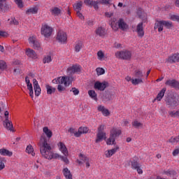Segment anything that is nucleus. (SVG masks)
I'll use <instances>...</instances> for the list:
<instances>
[{"label": "nucleus", "mask_w": 179, "mask_h": 179, "mask_svg": "<svg viewBox=\"0 0 179 179\" xmlns=\"http://www.w3.org/2000/svg\"><path fill=\"white\" fill-rule=\"evenodd\" d=\"M40 152L43 157H45V159H48V160L58 159V157H60V159H62V160L66 164L69 163V159H68V157L60 156L57 153L52 152V148H51V145L47 143V138H43V142L40 146Z\"/></svg>", "instance_id": "f257e3e1"}, {"label": "nucleus", "mask_w": 179, "mask_h": 179, "mask_svg": "<svg viewBox=\"0 0 179 179\" xmlns=\"http://www.w3.org/2000/svg\"><path fill=\"white\" fill-rule=\"evenodd\" d=\"M165 104L169 108L179 106V95L177 94H167L165 96Z\"/></svg>", "instance_id": "f03ea898"}, {"label": "nucleus", "mask_w": 179, "mask_h": 179, "mask_svg": "<svg viewBox=\"0 0 179 179\" xmlns=\"http://www.w3.org/2000/svg\"><path fill=\"white\" fill-rule=\"evenodd\" d=\"M121 129H117V127H113L110 131V137L106 141L107 145H115V139L121 135Z\"/></svg>", "instance_id": "7ed1b4c3"}, {"label": "nucleus", "mask_w": 179, "mask_h": 179, "mask_svg": "<svg viewBox=\"0 0 179 179\" xmlns=\"http://www.w3.org/2000/svg\"><path fill=\"white\" fill-rule=\"evenodd\" d=\"M72 80H73V78L70 76H62L58 77L52 80V83L55 85H64V86H69L71 83H72Z\"/></svg>", "instance_id": "20e7f679"}, {"label": "nucleus", "mask_w": 179, "mask_h": 179, "mask_svg": "<svg viewBox=\"0 0 179 179\" xmlns=\"http://www.w3.org/2000/svg\"><path fill=\"white\" fill-rule=\"evenodd\" d=\"M104 128H106L104 124H101L98 127V133L96 134V139L95 141L96 143H99V142H101V141L107 139L106 134L104 132Z\"/></svg>", "instance_id": "39448f33"}, {"label": "nucleus", "mask_w": 179, "mask_h": 179, "mask_svg": "<svg viewBox=\"0 0 179 179\" xmlns=\"http://www.w3.org/2000/svg\"><path fill=\"white\" fill-rule=\"evenodd\" d=\"M132 54L129 51H120V52H117L115 53V57L116 58H119L120 59H126L129 61V59H131Z\"/></svg>", "instance_id": "423d86ee"}, {"label": "nucleus", "mask_w": 179, "mask_h": 179, "mask_svg": "<svg viewBox=\"0 0 179 179\" xmlns=\"http://www.w3.org/2000/svg\"><path fill=\"white\" fill-rule=\"evenodd\" d=\"M41 31L42 36L48 38V37H50L51 34H52L53 29L52 27L48 26V24H45L42 26Z\"/></svg>", "instance_id": "0eeeda50"}, {"label": "nucleus", "mask_w": 179, "mask_h": 179, "mask_svg": "<svg viewBox=\"0 0 179 179\" xmlns=\"http://www.w3.org/2000/svg\"><path fill=\"white\" fill-rule=\"evenodd\" d=\"M28 40L29 44L32 45L34 50H40V48H41V44L38 42L36 36H30Z\"/></svg>", "instance_id": "6e6552de"}, {"label": "nucleus", "mask_w": 179, "mask_h": 179, "mask_svg": "<svg viewBox=\"0 0 179 179\" xmlns=\"http://www.w3.org/2000/svg\"><path fill=\"white\" fill-rule=\"evenodd\" d=\"M94 89L96 90H100L101 92H104L106 87H108V83L107 81H103L100 83V81H96L94 85Z\"/></svg>", "instance_id": "1a4fd4ad"}, {"label": "nucleus", "mask_w": 179, "mask_h": 179, "mask_svg": "<svg viewBox=\"0 0 179 179\" xmlns=\"http://www.w3.org/2000/svg\"><path fill=\"white\" fill-rule=\"evenodd\" d=\"M57 40L59 41V43H66V41L68 40L66 33L62 31H59L57 36Z\"/></svg>", "instance_id": "9d476101"}, {"label": "nucleus", "mask_w": 179, "mask_h": 179, "mask_svg": "<svg viewBox=\"0 0 179 179\" xmlns=\"http://www.w3.org/2000/svg\"><path fill=\"white\" fill-rule=\"evenodd\" d=\"M168 64H176V62H179V53H175L169 56L166 59Z\"/></svg>", "instance_id": "9b49d317"}, {"label": "nucleus", "mask_w": 179, "mask_h": 179, "mask_svg": "<svg viewBox=\"0 0 179 179\" xmlns=\"http://www.w3.org/2000/svg\"><path fill=\"white\" fill-rule=\"evenodd\" d=\"M9 9H10V6L6 3V0H0V12L5 13V12H8Z\"/></svg>", "instance_id": "f8f14e48"}, {"label": "nucleus", "mask_w": 179, "mask_h": 179, "mask_svg": "<svg viewBox=\"0 0 179 179\" xmlns=\"http://www.w3.org/2000/svg\"><path fill=\"white\" fill-rule=\"evenodd\" d=\"M5 120L3 122V125L4 128H6L8 131H12L13 128V124H12V121L9 120V116H4Z\"/></svg>", "instance_id": "ddd939ff"}, {"label": "nucleus", "mask_w": 179, "mask_h": 179, "mask_svg": "<svg viewBox=\"0 0 179 179\" xmlns=\"http://www.w3.org/2000/svg\"><path fill=\"white\" fill-rule=\"evenodd\" d=\"M136 31L138 37H141V38L145 36V31H143V22H140L137 24Z\"/></svg>", "instance_id": "4468645a"}, {"label": "nucleus", "mask_w": 179, "mask_h": 179, "mask_svg": "<svg viewBox=\"0 0 179 179\" xmlns=\"http://www.w3.org/2000/svg\"><path fill=\"white\" fill-rule=\"evenodd\" d=\"M33 85H34V90L35 92V96H38L40 94H41V88L38 85V81H37L36 78L33 79Z\"/></svg>", "instance_id": "2eb2a0df"}, {"label": "nucleus", "mask_w": 179, "mask_h": 179, "mask_svg": "<svg viewBox=\"0 0 179 179\" xmlns=\"http://www.w3.org/2000/svg\"><path fill=\"white\" fill-rule=\"evenodd\" d=\"M165 85L173 87V89H179V83L176 80H168L166 81Z\"/></svg>", "instance_id": "dca6fc26"}, {"label": "nucleus", "mask_w": 179, "mask_h": 179, "mask_svg": "<svg viewBox=\"0 0 179 179\" xmlns=\"http://www.w3.org/2000/svg\"><path fill=\"white\" fill-rule=\"evenodd\" d=\"M84 3L87 6H90V8H92V6L94 7V8L95 9V10H97V9H99V5L97 3V1H93V0H84Z\"/></svg>", "instance_id": "f3484780"}, {"label": "nucleus", "mask_w": 179, "mask_h": 179, "mask_svg": "<svg viewBox=\"0 0 179 179\" xmlns=\"http://www.w3.org/2000/svg\"><path fill=\"white\" fill-rule=\"evenodd\" d=\"M120 150V147L118 145H116L115 148L106 150L105 152L106 157H111V156H113V155H115V153H117V150Z\"/></svg>", "instance_id": "a211bd4d"}, {"label": "nucleus", "mask_w": 179, "mask_h": 179, "mask_svg": "<svg viewBox=\"0 0 179 179\" xmlns=\"http://www.w3.org/2000/svg\"><path fill=\"white\" fill-rule=\"evenodd\" d=\"M25 53L27 57L32 58V59H36L37 58V53L33 49L27 48Z\"/></svg>", "instance_id": "6ab92c4d"}, {"label": "nucleus", "mask_w": 179, "mask_h": 179, "mask_svg": "<svg viewBox=\"0 0 179 179\" xmlns=\"http://www.w3.org/2000/svg\"><path fill=\"white\" fill-rule=\"evenodd\" d=\"M131 169H134V170L138 169V167H141V165L139 164V158L134 157L131 161Z\"/></svg>", "instance_id": "aec40b11"}, {"label": "nucleus", "mask_w": 179, "mask_h": 179, "mask_svg": "<svg viewBox=\"0 0 179 179\" xmlns=\"http://www.w3.org/2000/svg\"><path fill=\"white\" fill-rule=\"evenodd\" d=\"M57 146L59 147V150L62 151V153L64 155V156H68V148H66V146L65 144H64V143L59 142Z\"/></svg>", "instance_id": "412c9836"}, {"label": "nucleus", "mask_w": 179, "mask_h": 179, "mask_svg": "<svg viewBox=\"0 0 179 179\" xmlns=\"http://www.w3.org/2000/svg\"><path fill=\"white\" fill-rule=\"evenodd\" d=\"M166 88H163L157 95V96L155 97V99L152 101V103H155V101H156V100H157V101H162V99H163V97H164V94L166 93Z\"/></svg>", "instance_id": "4be33fe9"}, {"label": "nucleus", "mask_w": 179, "mask_h": 179, "mask_svg": "<svg viewBox=\"0 0 179 179\" xmlns=\"http://www.w3.org/2000/svg\"><path fill=\"white\" fill-rule=\"evenodd\" d=\"M67 72L70 74L76 73V72H80V66L74 65L67 69Z\"/></svg>", "instance_id": "5701e85b"}, {"label": "nucleus", "mask_w": 179, "mask_h": 179, "mask_svg": "<svg viewBox=\"0 0 179 179\" xmlns=\"http://www.w3.org/2000/svg\"><path fill=\"white\" fill-rule=\"evenodd\" d=\"M117 24L120 30H127V29H128V24H126L125 21H124V19L122 18H120L117 21Z\"/></svg>", "instance_id": "b1692460"}, {"label": "nucleus", "mask_w": 179, "mask_h": 179, "mask_svg": "<svg viewBox=\"0 0 179 179\" xmlns=\"http://www.w3.org/2000/svg\"><path fill=\"white\" fill-rule=\"evenodd\" d=\"M95 34L99 36V37H104L107 33L106 32V29L100 27L95 30Z\"/></svg>", "instance_id": "393cba45"}, {"label": "nucleus", "mask_w": 179, "mask_h": 179, "mask_svg": "<svg viewBox=\"0 0 179 179\" xmlns=\"http://www.w3.org/2000/svg\"><path fill=\"white\" fill-rule=\"evenodd\" d=\"M62 12V10L58 7H52L50 9V13L52 16H59Z\"/></svg>", "instance_id": "a878e982"}, {"label": "nucleus", "mask_w": 179, "mask_h": 179, "mask_svg": "<svg viewBox=\"0 0 179 179\" xmlns=\"http://www.w3.org/2000/svg\"><path fill=\"white\" fill-rule=\"evenodd\" d=\"M38 13V7H37V6L28 8L26 10V15H36Z\"/></svg>", "instance_id": "bb28decb"}, {"label": "nucleus", "mask_w": 179, "mask_h": 179, "mask_svg": "<svg viewBox=\"0 0 179 179\" xmlns=\"http://www.w3.org/2000/svg\"><path fill=\"white\" fill-rule=\"evenodd\" d=\"M98 111L102 113L103 115H104L105 117H108V115H110V110H108V109H106L103 106H99L98 107Z\"/></svg>", "instance_id": "cd10ccee"}, {"label": "nucleus", "mask_w": 179, "mask_h": 179, "mask_svg": "<svg viewBox=\"0 0 179 179\" xmlns=\"http://www.w3.org/2000/svg\"><path fill=\"white\" fill-rule=\"evenodd\" d=\"M83 5V1H78L77 3H74L73 7L74 10L78 12L82 10V6Z\"/></svg>", "instance_id": "c85d7f7f"}, {"label": "nucleus", "mask_w": 179, "mask_h": 179, "mask_svg": "<svg viewBox=\"0 0 179 179\" xmlns=\"http://www.w3.org/2000/svg\"><path fill=\"white\" fill-rule=\"evenodd\" d=\"M0 155H1V156H8V157H10V156L13 155V152L9 151L7 149L1 148L0 149Z\"/></svg>", "instance_id": "c756f323"}, {"label": "nucleus", "mask_w": 179, "mask_h": 179, "mask_svg": "<svg viewBox=\"0 0 179 179\" xmlns=\"http://www.w3.org/2000/svg\"><path fill=\"white\" fill-rule=\"evenodd\" d=\"M103 101L107 103V101H110L113 100V94L110 92H106L102 97Z\"/></svg>", "instance_id": "7c9ffc66"}, {"label": "nucleus", "mask_w": 179, "mask_h": 179, "mask_svg": "<svg viewBox=\"0 0 179 179\" xmlns=\"http://www.w3.org/2000/svg\"><path fill=\"white\" fill-rule=\"evenodd\" d=\"M63 174L66 179H73L72 178V173H71V171L68 169V168H64L63 169Z\"/></svg>", "instance_id": "2f4dec72"}, {"label": "nucleus", "mask_w": 179, "mask_h": 179, "mask_svg": "<svg viewBox=\"0 0 179 179\" xmlns=\"http://www.w3.org/2000/svg\"><path fill=\"white\" fill-rule=\"evenodd\" d=\"M26 152L27 153H29V155H31V156H36V153H34V148H33V145H27V148H26Z\"/></svg>", "instance_id": "473e14b6"}, {"label": "nucleus", "mask_w": 179, "mask_h": 179, "mask_svg": "<svg viewBox=\"0 0 179 179\" xmlns=\"http://www.w3.org/2000/svg\"><path fill=\"white\" fill-rule=\"evenodd\" d=\"M81 48H83V43L80 41H78L75 45L74 50L76 52H79Z\"/></svg>", "instance_id": "72a5a7b5"}, {"label": "nucleus", "mask_w": 179, "mask_h": 179, "mask_svg": "<svg viewBox=\"0 0 179 179\" xmlns=\"http://www.w3.org/2000/svg\"><path fill=\"white\" fill-rule=\"evenodd\" d=\"M134 76L138 79H142L143 78V72L141 70H136L134 71Z\"/></svg>", "instance_id": "f704fd0d"}, {"label": "nucleus", "mask_w": 179, "mask_h": 179, "mask_svg": "<svg viewBox=\"0 0 179 179\" xmlns=\"http://www.w3.org/2000/svg\"><path fill=\"white\" fill-rule=\"evenodd\" d=\"M136 15L139 19H143L145 17V11L141 8H138L136 11Z\"/></svg>", "instance_id": "c9c22d12"}, {"label": "nucleus", "mask_w": 179, "mask_h": 179, "mask_svg": "<svg viewBox=\"0 0 179 179\" xmlns=\"http://www.w3.org/2000/svg\"><path fill=\"white\" fill-rule=\"evenodd\" d=\"M162 24L166 28V29H172L174 27V25H173V22L171 21H164L162 20Z\"/></svg>", "instance_id": "e433bc0d"}, {"label": "nucleus", "mask_w": 179, "mask_h": 179, "mask_svg": "<svg viewBox=\"0 0 179 179\" xmlns=\"http://www.w3.org/2000/svg\"><path fill=\"white\" fill-rule=\"evenodd\" d=\"M131 125L132 127H134V128H142V127H143V124L141 123L138 120H134L131 122Z\"/></svg>", "instance_id": "4c0bfd02"}, {"label": "nucleus", "mask_w": 179, "mask_h": 179, "mask_svg": "<svg viewBox=\"0 0 179 179\" xmlns=\"http://www.w3.org/2000/svg\"><path fill=\"white\" fill-rule=\"evenodd\" d=\"M43 132L48 138H51L52 136V131L48 129V127H43Z\"/></svg>", "instance_id": "58836bf2"}, {"label": "nucleus", "mask_w": 179, "mask_h": 179, "mask_svg": "<svg viewBox=\"0 0 179 179\" xmlns=\"http://www.w3.org/2000/svg\"><path fill=\"white\" fill-rule=\"evenodd\" d=\"M46 90H47V93L48 94H52V93H55V87H51L50 85H46Z\"/></svg>", "instance_id": "ea45409f"}, {"label": "nucleus", "mask_w": 179, "mask_h": 179, "mask_svg": "<svg viewBox=\"0 0 179 179\" xmlns=\"http://www.w3.org/2000/svg\"><path fill=\"white\" fill-rule=\"evenodd\" d=\"M88 94L91 99H93V100H97V94H96L94 90L88 91Z\"/></svg>", "instance_id": "a19ab883"}, {"label": "nucleus", "mask_w": 179, "mask_h": 179, "mask_svg": "<svg viewBox=\"0 0 179 179\" xmlns=\"http://www.w3.org/2000/svg\"><path fill=\"white\" fill-rule=\"evenodd\" d=\"M132 85H134V86H136L137 85H139L140 83H143V80L142 78H134L131 80Z\"/></svg>", "instance_id": "79ce46f5"}, {"label": "nucleus", "mask_w": 179, "mask_h": 179, "mask_svg": "<svg viewBox=\"0 0 179 179\" xmlns=\"http://www.w3.org/2000/svg\"><path fill=\"white\" fill-rule=\"evenodd\" d=\"M8 68V66L6 65V62L3 60H0V69L1 71H5Z\"/></svg>", "instance_id": "37998d69"}, {"label": "nucleus", "mask_w": 179, "mask_h": 179, "mask_svg": "<svg viewBox=\"0 0 179 179\" xmlns=\"http://www.w3.org/2000/svg\"><path fill=\"white\" fill-rule=\"evenodd\" d=\"M66 87L67 86H63L62 84H59L57 85V90L59 92V93H62V92H65L66 90Z\"/></svg>", "instance_id": "c03bdc74"}, {"label": "nucleus", "mask_w": 179, "mask_h": 179, "mask_svg": "<svg viewBox=\"0 0 179 179\" xmlns=\"http://www.w3.org/2000/svg\"><path fill=\"white\" fill-rule=\"evenodd\" d=\"M96 55L98 57V59H99V61H103V58H104V52H103V51L99 50L97 52Z\"/></svg>", "instance_id": "a18cd8bd"}, {"label": "nucleus", "mask_w": 179, "mask_h": 179, "mask_svg": "<svg viewBox=\"0 0 179 179\" xmlns=\"http://www.w3.org/2000/svg\"><path fill=\"white\" fill-rule=\"evenodd\" d=\"M52 61V59H51V56L48 55L43 58V64H50Z\"/></svg>", "instance_id": "49530a36"}, {"label": "nucleus", "mask_w": 179, "mask_h": 179, "mask_svg": "<svg viewBox=\"0 0 179 179\" xmlns=\"http://www.w3.org/2000/svg\"><path fill=\"white\" fill-rule=\"evenodd\" d=\"M170 143H177L179 142V136L172 137L169 139Z\"/></svg>", "instance_id": "de8ad7c7"}, {"label": "nucleus", "mask_w": 179, "mask_h": 179, "mask_svg": "<svg viewBox=\"0 0 179 179\" xmlns=\"http://www.w3.org/2000/svg\"><path fill=\"white\" fill-rule=\"evenodd\" d=\"M169 115L173 118H176V117H179V110L176 111V112L175 111H171V112H169Z\"/></svg>", "instance_id": "09e8293b"}, {"label": "nucleus", "mask_w": 179, "mask_h": 179, "mask_svg": "<svg viewBox=\"0 0 179 179\" xmlns=\"http://www.w3.org/2000/svg\"><path fill=\"white\" fill-rule=\"evenodd\" d=\"M96 73H97V75H98V76L104 75V73L106 72V71H104V69L100 68V67L97 68V69H96Z\"/></svg>", "instance_id": "8fccbe9b"}, {"label": "nucleus", "mask_w": 179, "mask_h": 179, "mask_svg": "<svg viewBox=\"0 0 179 179\" xmlns=\"http://www.w3.org/2000/svg\"><path fill=\"white\" fill-rule=\"evenodd\" d=\"M27 89H28V90H29V96H30V97L33 98V94H34L33 85L31 84L27 85Z\"/></svg>", "instance_id": "3c124183"}, {"label": "nucleus", "mask_w": 179, "mask_h": 179, "mask_svg": "<svg viewBox=\"0 0 179 179\" xmlns=\"http://www.w3.org/2000/svg\"><path fill=\"white\" fill-rule=\"evenodd\" d=\"M110 0H97V3H102V5H108L110 3Z\"/></svg>", "instance_id": "603ef678"}, {"label": "nucleus", "mask_w": 179, "mask_h": 179, "mask_svg": "<svg viewBox=\"0 0 179 179\" xmlns=\"http://www.w3.org/2000/svg\"><path fill=\"white\" fill-rule=\"evenodd\" d=\"M14 2L17 5L18 8L22 9L23 8V1L22 0H14Z\"/></svg>", "instance_id": "864d4df0"}, {"label": "nucleus", "mask_w": 179, "mask_h": 179, "mask_svg": "<svg viewBox=\"0 0 179 179\" xmlns=\"http://www.w3.org/2000/svg\"><path fill=\"white\" fill-rule=\"evenodd\" d=\"M10 24H14V26H18V24H19V21H17V20H16V18L12 17V18H11V20H10Z\"/></svg>", "instance_id": "5fc2aeb1"}, {"label": "nucleus", "mask_w": 179, "mask_h": 179, "mask_svg": "<svg viewBox=\"0 0 179 179\" xmlns=\"http://www.w3.org/2000/svg\"><path fill=\"white\" fill-rule=\"evenodd\" d=\"M157 26H159V27H158V31H159V32H160V31H163V26H164V25L162 21L158 22H157Z\"/></svg>", "instance_id": "6e6d98bb"}, {"label": "nucleus", "mask_w": 179, "mask_h": 179, "mask_svg": "<svg viewBox=\"0 0 179 179\" xmlns=\"http://www.w3.org/2000/svg\"><path fill=\"white\" fill-rule=\"evenodd\" d=\"M70 92H72L74 94V96H78L79 94L80 91L76 87H72V89L70 90Z\"/></svg>", "instance_id": "4d7b16f0"}, {"label": "nucleus", "mask_w": 179, "mask_h": 179, "mask_svg": "<svg viewBox=\"0 0 179 179\" xmlns=\"http://www.w3.org/2000/svg\"><path fill=\"white\" fill-rule=\"evenodd\" d=\"M80 160H82L84 162H89V157L83 155V154H80Z\"/></svg>", "instance_id": "13d9d810"}, {"label": "nucleus", "mask_w": 179, "mask_h": 179, "mask_svg": "<svg viewBox=\"0 0 179 179\" xmlns=\"http://www.w3.org/2000/svg\"><path fill=\"white\" fill-rule=\"evenodd\" d=\"M79 130L80 131L81 134H87L89 132V129L87 127H80Z\"/></svg>", "instance_id": "bf43d9fd"}, {"label": "nucleus", "mask_w": 179, "mask_h": 179, "mask_svg": "<svg viewBox=\"0 0 179 179\" xmlns=\"http://www.w3.org/2000/svg\"><path fill=\"white\" fill-rule=\"evenodd\" d=\"M118 22H116L115 24H110V26H111L113 30H114V31H117L118 30Z\"/></svg>", "instance_id": "052dcab7"}, {"label": "nucleus", "mask_w": 179, "mask_h": 179, "mask_svg": "<svg viewBox=\"0 0 179 179\" xmlns=\"http://www.w3.org/2000/svg\"><path fill=\"white\" fill-rule=\"evenodd\" d=\"M171 20H173L174 22H179V15H173L171 16Z\"/></svg>", "instance_id": "680f3d73"}, {"label": "nucleus", "mask_w": 179, "mask_h": 179, "mask_svg": "<svg viewBox=\"0 0 179 179\" xmlns=\"http://www.w3.org/2000/svg\"><path fill=\"white\" fill-rule=\"evenodd\" d=\"M165 174H169V176H176L177 171L173 170V171H167L165 172Z\"/></svg>", "instance_id": "e2e57ef3"}, {"label": "nucleus", "mask_w": 179, "mask_h": 179, "mask_svg": "<svg viewBox=\"0 0 179 179\" xmlns=\"http://www.w3.org/2000/svg\"><path fill=\"white\" fill-rule=\"evenodd\" d=\"M105 16H106V17H111L114 16V12H110V13L106 12Z\"/></svg>", "instance_id": "0e129e2a"}, {"label": "nucleus", "mask_w": 179, "mask_h": 179, "mask_svg": "<svg viewBox=\"0 0 179 179\" xmlns=\"http://www.w3.org/2000/svg\"><path fill=\"white\" fill-rule=\"evenodd\" d=\"M68 132L71 133L72 136V135H75L76 131H75V129H73V127H70L68 130Z\"/></svg>", "instance_id": "69168bd1"}, {"label": "nucleus", "mask_w": 179, "mask_h": 179, "mask_svg": "<svg viewBox=\"0 0 179 179\" xmlns=\"http://www.w3.org/2000/svg\"><path fill=\"white\" fill-rule=\"evenodd\" d=\"M77 16L81 19V20H83V19H85V16H83V15L82 14V13H80V11H77Z\"/></svg>", "instance_id": "338daca9"}, {"label": "nucleus", "mask_w": 179, "mask_h": 179, "mask_svg": "<svg viewBox=\"0 0 179 179\" xmlns=\"http://www.w3.org/2000/svg\"><path fill=\"white\" fill-rule=\"evenodd\" d=\"M178 154H179V148L174 150L172 152L173 156H177Z\"/></svg>", "instance_id": "774afa93"}]
</instances>
